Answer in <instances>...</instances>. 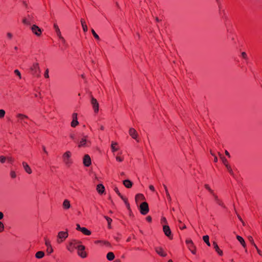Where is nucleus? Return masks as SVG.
<instances>
[{
  "mask_svg": "<svg viewBox=\"0 0 262 262\" xmlns=\"http://www.w3.org/2000/svg\"><path fill=\"white\" fill-rule=\"evenodd\" d=\"M144 195L141 193L137 194L135 197V200L137 203L139 200H144Z\"/></svg>",
  "mask_w": 262,
  "mask_h": 262,
  "instance_id": "cd10ccee",
  "label": "nucleus"
},
{
  "mask_svg": "<svg viewBox=\"0 0 262 262\" xmlns=\"http://www.w3.org/2000/svg\"><path fill=\"white\" fill-rule=\"evenodd\" d=\"M71 153L70 151H68L66 152L62 156L63 161L64 163L68 166H70L72 163V160L71 159Z\"/></svg>",
  "mask_w": 262,
  "mask_h": 262,
  "instance_id": "7ed1b4c3",
  "label": "nucleus"
},
{
  "mask_svg": "<svg viewBox=\"0 0 262 262\" xmlns=\"http://www.w3.org/2000/svg\"><path fill=\"white\" fill-rule=\"evenodd\" d=\"M6 157H5L4 156H0V162L2 163H4L6 161Z\"/></svg>",
  "mask_w": 262,
  "mask_h": 262,
  "instance_id": "37998d69",
  "label": "nucleus"
},
{
  "mask_svg": "<svg viewBox=\"0 0 262 262\" xmlns=\"http://www.w3.org/2000/svg\"><path fill=\"white\" fill-rule=\"evenodd\" d=\"M31 30L37 36H40L41 34V30L37 26L33 25L31 27Z\"/></svg>",
  "mask_w": 262,
  "mask_h": 262,
  "instance_id": "1a4fd4ad",
  "label": "nucleus"
},
{
  "mask_svg": "<svg viewBox=\"0 0 262 262\" xmlns=\"http://www.w3.org/2000/svg\"><path fill=\"white\" fill-rule=\"evenodd\" d=\"M213 196H214V200H215V201L216 202V203L220 206L223 207H225V206L223 204V203L222 202L221 200H220L219 198H218V196L215 195L214 193H213Z\"/></svg>",
  "mask_w": 262,
  "mask_h": 262,
  "instance_id": "6ab92c4d",
  "label": "nucleus"
},
{
  "mask_svg": "<svg viewBox=\"0 0 262 262\" xmlns=\"http://www.w3.org/2000/svg\"><path fill=\"white\" fill-rule=\"evenodd\" d=\"M163 230L166 236L170 239L172 238L171 230L168 225H164L163 227Z\"/></svg>",
  "mask_w": 262,
  "mask_h": 262,
  "instance_id": "6e6552de",
  "label": "nucleus"
},
{
  "mask_svg": "<svg viewBox=\"0 0 262 262\" xmlns=\"http://www.w3.org/2000/svg\"><path fill=\"white\" fill-rule=\"evenodd\" d=\"M81 232L85 234V235H91V231H90L89 230H88V229H86V228L85 227H82V229L81 230Z\"/></svg>",
  "mask_w": 262,
  "mask_h": 262,
  "instance_id": "bb28decb",
  "label": "nucleus"
},
{
  "mask_svg": "<svg viewBox=\"0 0 262 262\" xmlns=\"http://www.w3.org/2000/svg\"><path fill=\"white\" fill-rule=\"evenodd\" d=\"M237 239L240 242L241 245L244 247H246V243L243 238L239 235L236 236Z\"/></svg>",
  "mask_w": 262,
  "mask_h": 262,
  "instance_id": "b1692460",
  "label": "nucleus"
},
{
  "mask_svg": "<svg viewBox=\"0 0 262 262\" xmlns=\"http://www.w3.org/2000/svg\"><path fill=\"white\" fill-rule=\"evenodd\" d=\"M91 31H92V34H93V35L94 37L96 39H97L99 40V36L98 35V34L95 32V31L94 30V29H92Z\"/></svg>",
  "mask_w": 262,
  "mask_h": 262,
  "instance_id": "e433bc0d",
  "label": "nucleus"
},
{
  "mask_svg": "<svg viewBox=\"0 0 262 262\" xmlns=\"http://www.w3.org/2000/svg\"><path fill=\"white\" fill-rule=\"evenodd\" d=\"M68 233L67 232H64V231L59 232L58 234V238L59 239L57 240V242L58 243H60L64 239L67 238L68 237Z\"/></svg>",
  "mask_w": 262,
  "mask_h": 262,
  "instance_id": "423d86ee",
  "label": "nucleus"
},
{
  "mask_svg": "<svg viewBox=\"0 0 262 262\" xmlns=\"http://www.w3.org/2000/svg\"><path fill=\"white\" fill-rule=\"evenodd\" d=\"M146 220L149 222H150L151 221V217L150 216H148L147 217H146Z\"/></svg>",
  "mask_w": 262,
  "mask_h": 262,
  "instance_id": "bf43d9fd",
  "label": "nucleus"
},
{
  "mask_svg": "<svg viewBox=\"0 0 262 262\" xmlns=\"http://www.w3.org/2000/svg\"><path fill=\"white\" fill-rule=\"evenodd\" d=\"M91 103L92 105L94 111L95 113H97L99 111V103L97 100L93 97H91Z\"/></svg>",
  "mask_w": 262,
  "mask_h": 262,
  "instance_id": "39448f33",
  "label": "nucleus"
},
{
  "mask_svg": "<svg viewBox=\"0 0 262 262\" xmlns=\"http://www.w3.org/2000/svg\"><path fill=\"white\" fill-rule=\"evenodd\" d=\"M104 217H105V219L106 220V221L107 222L108 227L109 228H111V222L112 221V219L111 218H110L109 217L106 216H105Z\"/></svg>",
  "mask_w": 262,
  "mask_h": 262,
  "instance_id": "72a5a7b5",
  "label": "nucleus"
},
{
  "mask_svg": "<svg viewBox=\"0 0 262 262\" xmlns=\"http://www.w3.org/2000/svg\"><path fill=\"white\" fill-rule=\"evenodd\" d=\"M7 35L8 37L9 38H11L13 36L12 34L11 33H8L7 34Z\"/></svg>",
  "mask_w": 262,
  "mask_h": 262,
  "instance_id": "13d9d810",
  "label": "nucleus"
},
{
  "mask_svg": "<svg viewBox=\"0 0 262 262\" xmlns=\"http://www.w3.org/2000/svg\"><path fill=\"white\" fill-rule=\"evenodd\" d=\"M63 207L64 209H68L71 207L70 202L68 200H65L62 204Z\"/></svg>",
  "mask_w": 262,
  "mask_h": 262,
  "instance_id": "a211bd4d",
  "label": "nucleus"
},
{
  "mask_svg": "<svg viewBox=\"0 0 262 262\" xmlns=\"http://www.w3.org/2000/svg\"><path fill=\"white\" fill-rule=\"evenodd\" d=\"M149 188L150 190H151V191H155V188L153 185H150L149 186Z\"/></svg>",
  "mask_w": 262,
  "mask_h": 262,
  "instance_id": "6e6d98bb",
  "label": "nucleus"
},
{
  "mask_svg": "<svg viewBox=\"0 0 262 262\" xmlns=\"http://www.w3.org/2000/svg\"><path fill=\"white\" fill-rule=\"evenodd\" d=\"M248 239H249V241H250V242L252 245L254 244V242L253 238H252V236H249Z\"/></svg>",
  "mask_w": 262,
  "mask_h": 262,
  "instance_id": "de8ad7c7",
  "label": "nucleus"
},
{
  "mask_svg": "<svg viewBox=\"0 0 262 262\" xmlns=\"http://www.w3.org/2000/svg\"><path fill=\"white\" fill-rule=\"evenodd\" d=\"M42 149H43V151H44L46 154H48V152H47V151L46 150V147H45L44 146H42Z\"/></svg>",
  "mask_w": 262,
  "mask_h": 262,
  "instance_id": "0e129e2a",
  "label": "nucleus"
},
{
  "mask_svg": "<svg viewBox=\"0 0 262 262\" xmlns=\"http://www.w3.org/2000/svg\"><path fill=\"white\" fill-rule=\"evenodd\" d=\"M121 198L124 201L125 204H126V202H128L127 199L125 198L123 196H121Z\"/></svg>",
  "mask_w": 262,
  "mask_h": 262,
  "instance_id": "4d7b16f0",
  "label": "nucleus"
},
{
  "mask_svg": "<svg viewBox=\"0 0 262 262\" xmlns=\"http://www.w3.org/2000/svg\"><path fill=\"white\" fill-rule=\"evenodd\" d=\"M227 169L228 170V172L230 173V174L232 176H234V173H233V171L231 167V166L229 165V164H228V165H225Z\"/></svg>",
  "mask_w": 262,
  "mask_h": 262,
  "instance_id": "7c9ffc66",
  "label": "nucleus"
},
{
  "mask_svg": "<svg viewBox=\"0 0 262 262\" xmlns=\"http://www.w3.org/2000/svg\"><path fill=\"white\" fill-rule=\"evenodd\" d=\"M219 155L225 166L229 164L227 160L225 157H223L222 155L220 152H219Z\"/></svg>",
  "mask_w": 262,
  "mask_h": 262,
  "instance_id": "c85d7f7f",
  "label": "nucleus"
},
{
  "mask_svg": "<svg viewBox=\"0 0 262 262\" xmlns=\"http://www.w3.org/2000/svg\"><path fill=\"white\" fill-rule=\"evenodd\" d=\"M155 250L156 252L161 256L165 257L167 255L166 253L164 252L163 249L161 247L156 248Z\"/></svg>",
  "mask_w": 262,
  "mask_h": 262,
  "instance_id": "ddd939ff",
  "label": "nucleus"
},
{
  "mask_svg": "<svg viewBox=\"0 0 262 262\" xmlns=\"http://www.w3.org/2000/svg\"><path fill=\"white\" fill-rule=\"evenodd\" d=\"M117 145V143L114 142H112L111 148L113 152L118 150V148L115 147V145Z\"/></svg>",
  "mask_w": 262,
  "mask_h": 262,
  "instance_id": "2f4dec72",
  "label": "nucleus"
},
{
  "mask_svg": "<svg viewBox=\"0 0 262 262\" xmlns=\"http://www.w3.org/2000/svg\"><path fill=\"white\" fill-rule=\"evenodd\" d=\"M125 205H126L127 209L128 210H129L130 211H131L130 206H129V204L128 202H126Z\"/></svg>",
  "mask_w": 262,
  "mask_h": 262,
  "instance_id": "603ef678",
  "label": "nucleus"
},
{
  "mask_svg": "<svg viewBox=\"0 0 262 262\" xmlns=\"http://www.w3.org/2000/svg\"><path fill=\"white\" fill-rule=\"evenodd\" d=\"M83 164L88 167L91 164V159L90 157L88 155H85L83 159Z\"/></svg>",
  "mask_w": 262,
  "mask_h": 262,
  "instance_id": "9b49d317",
  "label": "nucleus"
},
{
  "mask_svg": "<svg viewBox=\"0 0 262 262\" xmlns=\"http://www.w3.org/2000/svg\"><path fill=\"white\" fill-rule=\"evenodd\" d=\"M163 187L164 188V189H165V193H166V196H167V200H168L169 202H171V196L170 195V194L168 191V189L166 187V186L164 184H163Z\"/></svg>",
  "mask_w": 262,
  "mask_h": 262,
  "instance_id": "4be33fe9",
  "label": "nucleus"
},
{
  "mask_svg": "<svg viewBox=\"0 0 262 262\" xmlns=\"http://www.w3.org/2000/svg\"><path fill=\"white\" fill-rule=\"evenodd\" d=\"M209 236L208 235H205L203 237V241L206 243V244L208 246H210V244L209 241Z\"/></svg>",
  "mask_w": 262,
  "mask_h": 262,
  "instance_id": "c756f323",
  "label": "nucleus"
},
{
  "mask_svg": "<svg viewBox=\"0 0 262 262\" xmlns=\"http://www.w3.org/2000/svg\"><path fill=\"white\" fill-rule=\"evenodd\" d=\"M31 71L32 72V74L36 77H39L40 73V69L38 63H34L32 66L30 68Z\"/></svg>",
  "mask_w": 262,
  "mask_h": 262,
  "instance_id": "f257e3e1",
  "label": "nucleus"
},
{
  "mask_svg": "<svg viewBox=\"0 0 262 262\" xmlns=\"http://www.w3.org/2000/svg\"><path fill=\"white\" fill-rule=\"evenodd\" d=\"M211 155L214 156V162H217V158L214 155V154L211 152Z\"/></svg>",
  "mask_w": 262,
  "mask_h": 262,
  "instance_id": "864d4df0",
  "label": "nucleus"
},
{
  "mask_svg": "<svg viewBox=\"0 0 262 262\" xmlns=\"http://www.w3.org/2000/svg\"><path fill=\"white\" fill-rule=\"evenodd\" d=\"M45 256V253L43 251H38L35 254V257L37 258L40 259Z\"/></svg>",
  "mask_w": 262,
  "mask_h": 262,
  "instance_id": "a878e982",
  "label": "nucleus"
},
{
  "mask_svg": "<svg viewBox=\"0 0 262 262\" xmlns=\"http://www.w3.org/2000/svg\"><path fill=\"white\" fill-rule=\"evenodd\" d=\"M4 229V225L2 222H0V232H2Z\"/></svg>",
  "mask_w": 262,
  "mask_h": 262,
  "instance_id": "c03bdc74",
  "label": "nucleus"
},
{
  "mask_svg": "<svg viewBox=\"0 0 262 262\" xmlns=\"http://www.w3.org/2000/svg\"><path fill=\"white\" fill-rule=\"evenodd\" d=\"M23 23L26 25H31V21L28 20L27 18H24L23 19Z\"/></svg>",
  "mask_w": 262,
  "mask_h": 262,
  "instance_id": "f704fd0d",
  "label": "nucleus"
},
{
  "mask_svg": "<svg viewBox=\"0 0 262 262\" xmlns=\"http://www.w3.org/2000/svg\"><path fill=\"white\" fill-rule=\"evenodd\" d=\"M225 153L226 155H227L228 157H230V154L229 153V152L227 150H225Z\"/></svg>",
  "mask_w": 262,
  "mask_h": 262,
  "instance_id": "680f3d73",
  "label": "nucleus"
},
{
  "mask_svg": "<svg viewBox=\"0 0 262 262\" xmlns=\"http://www.w3.org/2000/svg\"><path fill=\"white\" fill-rule=\"evenodd\" d=\"M106 258L108 260H113L115 258V255L113 252H110L107 254Z\"/></svg>",
  "mask_w": 262,
  "mask_h": 262,
  "instance_id": "393cba45",
  "label": "nucleus"
},
{
  "mask_svg": "<svg viewBox=\"0 0 262 262\" xmlns=\"http://www.w3.org/2000/svg\"><path fill=\"white\" fill-rule=\"evenodd\" d=\"M116 159L118 162H122L123 160V158L119 156H116Z\"/></svg>",
  "mask_w": 262,
  "mask_h": 262,
  "instance_id": "49530a36",
  "label": "nucleus"
},
{
  "mask_svg": "<svg viewBox=\"0 0 262 262\" xmlns=\"http://www.w3.org/2000/svg\"><path fill=\"white\" fill-rule=\"evenodd\" d=\"M73 120H77V113H73L72 115Z\"/></svg>",
  "mask_w": 262,
  "mask_h": 262,
  "instance_id": "09e8293b",
  "label": "nucleus"
},
{
  "mask_svg": "<svg viewBox=\"0 0 262 262\" xmlns=\"http://www.w3.org/2000/svg\"><path fill=\"white\" fill-rule=\"evenodd\" d=\"M5 115V111L4 110H0V118H2Z\"/></svg>",
  "mask_w": 262,
  "mask_h": 262,
  "instance_id": "ea45409f",
  "label": "nucleus"
},
{
  "mask_svg": "<svg viewBox=\"0 0 262 262\" xmlns=\"http://www.w3.org/2000/svg\"><path fill=\"white\" fill-rule=\"evenodd\" d=\"M74 247L78 250V255L82 258H85L86 257V253L84 251L85 247L83 245H77L75 244L74 245Z\"/></svg>",
  "mask_w": 262,
  "mask_h": 262,
  "instance_id": "f03ea898",
  "label": "nucleus"
},
{
  "mask_svg": "<svg viewBox=\"0 0 262 262\" xmlns=\"http://www.w3.org/2000/svg\"><path fill=\"white\" fill-rule=\"evenodd\" d=\"M22 164L26 172L29 174H31L32 173V170L29 165L25 162H23Z\"/></svg>",
  "mask_w": 262,
  "mask_h": 262,
  "instance_id": "4468645a",
  "label": "nucleus"
},
{
  "mask_svg": "<svg viewBox=\"0 0 262 262\" xmlns=\"http://www.w3.org/2000/svg\"><path fill=\"white\" fill-rule=\"evenodd\" d=\"M87 145V141L85 138H83L79 142V144L78 145V146L79 147H83V146H86Z\"/></svg>",
  "mask_w": 262,
  "mask_h": 262,
  "instance_id": "5701e85b",
  "label": "nucleus"
},
{
  "mask_svg": "<svg viewBox=\"0 0 262 262\" xmlns=\"http://www.w3.org/2000/svg\"><path fill=\"white\" fill-rule=\"evenodd\" d=\"M114 191L116 192V193L121 198L123 195L120 193L117 187L114 188Z\"/></svg>",
  "mask_w": 262,
  "mask_h": 262,
  "instance_id": "a19ab883",
  "label": "nucleus"
},
{
  "mask_svg": "<svg viewBox=\"0 0 262 262\" xmlns=\"http://www.w3.org/2000/svg\"><path fill=\"white\" fill-rule=\"evenodd\" d=\"M14 73L18 76L19 79L21 78V76L20 72L18 70H15L14 71Z\"/></svg>",
  "mask_w": 262,
  "mask_h": 262,
  "instance_id": "58836bf2",
  "label": "nucleus"
},
{
  "mask_svg": "<svg viewBox=\"0 0 262 262\" xmlns=\"http://www.w3.org/2000/svg\"><path fill=\"white\" fill-rule=\"evenodd\" d=\"M59 38L61 40V41L63 44H66V40L64 39V38L62 36H61Z\"/></svg>",
  "mask_w": 262,
  "mask_h": 262,
  "instance_id": "5fc2aeb1",
  "label": "nucleus"
},
{
  "mask_svg": "<svg viewBox=\"0 0 262 262\" xmlns=\"http://www.w3.org/2000/svg\"><path fill=\"white\" fill-rule=\"evenodd\" d=\"M44 76H45V77L47 78H48L49 77V70L48 69L46 70V71L45 72Z\"/></svg>",
  "mask_w": 262,
  "mask_h": 262,
  "instance_id": "a18cd8bd",
  "label": "nucleus"
},
{
  "mask_svg": "<svg viewBox=\"0 0 262 262\" xmlns=\"http://www.w3.org/2000/svg\"><path fill=\"white\" fill-rule=\"evenodd\" d=\"M4 217V214L2 212H0V220H2Z\"/></svg>",
  "mask_w": 262,
  "mask_h": 262,
  "instance_id": "052dcab7",
  "label": "nucleus"
},
{
  "mask_svg": "<svg viewBox=\"0 0 262 262\" xmlns=\"http://www.w3.org/2000/svg\"><path fill=\"white\" fill-rule=\"evenodd\" d=\"M45 245L47 247V252L49 253H52L53 251V249L52 248V246H51V245L50 243V241L48 239H47L46 237L45 238Z\"/></svg>",
  "mask_w": 262,
  "mask_h": 262,
  "instance_id": "f8f14e48",
  "label": "nucleus"
},
{
  "mask_svg": "<svg viewBox=\"0 0 262 262\" xmlns=\"http://www.w3.org/2000/svg\"><path fill=\"white\" fill-rule=\"evenodd\" d=\"M205 187L206 188V189H207L212 194H213V190L210 188V187H209V186L208 185V184H205Z\"/></svg>",
  "mask_w": 262,
  "mask_h": 262,
  "instance_id": "4c0bfd02",
  "label": "nucleus"
},
{
  "mask_svg": "<svg viewBox=\"0 0 262 262\" xmlns=\"http://www.w3.org/2000/svg\"><path fill=\"white\" fill-rule=\"evenodd\" d=\"M80 21L83 31L86 32L88 31V27L86 25L85 20L83 19H81Z\"/></svg>",
  "mask_w": 262,
  "mask_h": 262,
  "instance_id": "412c9836",
  "label": "nucleus"
},
{
  "mask_svg": "<svg viewBox=\"0 0 262 262\" xmlns=\"http://www.w3.org/2000/svg\"><path fill=\"white\" fill-rule=\"evenodd\" d=\"M17 117L18 118H19L21 120H24V119L25 118H28V116H26L25 115H23V114H19L17 115Z\"/></svg>",
  "mask_w": 262,
  "mask_h": 262,
  "instance_id": "c9c22d12",
  "label": "nucleus"
},
{
  "mask_svg": "<svg viewBox=\"0 0 262 262\" xmlns=\"http://www.w3.org/2000/svg\"><path fill=\"white\" fill-rule=\"evenodd\" d=\"M140 211L142 214L145 215L149 211L148 205L146 202H143L140 205Z\"/></svg>",
  "mask_w": 262,
  "mask_h": 262,
  "instance_id": "20e7f679",
  "label": "nucleus"
},
{
  "mask_svg": "<svg viewBox=\"0 0 262 262\" xmlns=\"http://www.w3.org/2000/svg\"><path fill=\"white\" fill-rule=\"evenodd\" d=\"M123 184L127 188H131L133 185V183L129 180L123 181Z\"/></svg>",
  "mask_w": 262,
  "mask_h": 262,
  "instance_id": "f3484780",
  "label": "nucleus"
},
{
  "mask_svg": "<svg viewBox=\"0 0 262 262\" xmlns=\"http://www.w3.org/2000/svg\"><path fill=\"white\" fill-rule=\"evenodd\" d=\"M28 20H29L31 22L32 21V17L30 15H28Z\"/></svg>",
  "mask_w": 262,
  "mask_h": 262,
  "instance_id": "69168bd1",
  "label": "nucleus"
},
{
  "mask_svg": "<svg viewBox=\"0 0 262 262\" xmlns=\"http://www.w3.org/2000/svg\"><path fill=\"white\" fill-rule=\"evenodd\" d=\"M186 228V226L185 225H183V226H180V228L181 229H185Z\"/></svg>",
  "mask_w": 262,
  "mask_h": 262,
  "instance_id": "338daca9",
  "label": "nucleus"
},
{
  "mask_svg": "<svg viewBox=\"0 0 262 262\" xmlns=\"http://www.w3.org/2000/svg\"><path fill=\"white\" fill-rule=\"evenodd\" d=\"M10 176H11V177L13 179L15 178L16 177V174L15 171H11L10 172Z\"/></svg>",
  "mask_w": 262,
  "mask_h": 262,
  "instance_id": "79ce46f5",
  "label": "nucleus"
},
{
  "mask_svg": "<svg viewBox=\"0 0 262 262\" xmlns=\"http://www.w3.org/2000/svg\"><path fill=\"white\" fill-rule=\"evenodd\" d=\"M54 28L55 30V32L56 33V34L58 36V37H60L61 35V32L60 31V29L58 27V26H57V24H55L54 25Z\"/></svg>",
  "mask_w": 262,
  "mask_h": 262,
  "instance_id": "aec40b11",
  "label": "nucleus"
},
{
  "mask_svg": "<svg viewBox=\"0 0 262 262\" xmlns=\"http://www.w3.org/2000/svg\"><path fill=\"white\" fill-rule=\"evenodd\" d=\"M257 251L258 253L260 255L262 256V253H261V252L260 251V250H259V249H258V248H257Z\"/></svg>",
  "mask_w": 262,
  "mask_h": 262,
  "instance_id": "e2e57ef3",
  "label": "nucleus"
},
{
  "mask_svg": "<svg viewBox=\"0 0 262 262\" xmlns=\"http://www.w3.org/2000/svg\"><path fill=\"white\" fill-rule=\"evenodd\" d=\"M82 227H81L79 225V224H77L76 225V230H78V231H80L82 229Z\"/></svg>",
  "mask_w": 262,
  "mask_h": 262,
  "instance_id": "8fccbe9b",
  "label": "nucleus"
},
{
  "mask_svg": "<svg viewBox=\"0 0 262 262\" xmlns=\"http://www.w3.org/2000/svg\"><path fill=\"white\" fill-rule=\"evenodd\" d=\"M78 123L79 122L77 120H76L75 119L73 120L71 122V125L72 127H75L78 124Z\"/></svg>",
  "mask_w": 262,
  "mask_h": 262,
  "instance_id": "473e14b6",
  "label": "nucleus"
},
{
  "mask_svg": "<svg viewBox=\"0 0 262 262\" xmlns=\"http://www.w3.org/2000/svg\"><path fill=\"white\" fill-rule=\"evenodd\" d=\"M242 56L244 58L246 59L247 58V54L244 52L242 53Z\"/></svg>",
  "mask_w": 262,
  "mask_h": 262,
  "instance_id": "3c124183",
  "label": "nucleus"
},
{
  "mask_svg": "<svg viewBox=\"0 0 262 262\" xmlns=\"http://www.w3.org/2000/svg\"><path fill=\"white\" fill-rule=\"evenodd\" d=\"M114 262H121L119 259H117L114 261Z\"/></svg>",
  "mask_w": 262,
  "mask_h": 262,
  "instance_id": "774afa93",
  "label": "nucleus"
},
{
  "mask_svg": "<svg viewBox=\"0 0 262 262\" xmlns=\"http://www.w3.org/2000/svg\"><path fill=\"white\" fill-rule=\"evenodd\" d=\"M213 246L214 247V249L217 252V253L220 255H223V251L221 250L220 249L217 244L215 242H214L213 243Z\"/></svg>",
  "mask_w": 262,
  "mask_h": 262,
  "instance_id": "dca6fc26",
  "label": "nucleus"
},
{
  "mask_svg": "<svg viewBox=\"0 0 262 262\" xmlns=\"http://www.w3.org/2000/svg\"><path fill=\"white\" fill-rule=\"evenodd\" d=\"M186 243L191 253L193 254H195L196 253L195 247L193 245V243L192 240L187 239L186 241Z\"/></svg>",
  "mask_w": 262,
  "mask_h": 262,
  "instance_id": "0eeeda50",
  "label": "nucleus"
},
{
  "mask_svg": "<svg viewBox=\"0 0 262 262\" xmlns=\"http://www.w3.org/2000/svg\"><path fill=\"white\" fill-rule=\"evenodd\" d=\"M96 189L99 193L102 194L104 192L105 188L102 184H100L97 186Z\"/></svg>",
  "mask_w": 262,
  "mask_h": 262,
  "instance_id": "2eb2a0df",
  "label": "nucleus"
},
{
  "mask_svg": "<svg viewBox=\"0 0 262 262\" xmlns=\"http://www.w3.org/2000/svg\"><path fill=\"white\" fill-rule=\"evenodd\" d=\"M129 134L133 139H135L137 142H139V140L138 139V133L134 128H129Z\"/></svg>",
  "mask_w": 262,
  "mask_h": 262,
  "instance_id": "9d476101",
  "label": "nucleus"
}]
</instances>
